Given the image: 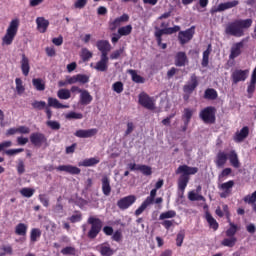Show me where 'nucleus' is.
<instances>
[{"instance_id":"obj_63","label":"nucleus","mask_w":256,"mask_h":256,"mask_svg":"<svg viewBox=\"0 0 256 256\" xmlns=\"http://www.w3.org/2000/svg\"><path fill=\"white\" fill-rule=\"evenodd\" d=\"M17 173L18 175H23V173H25V162H23V160L18 161Z\"/></svg>"},{"instance_id":"obj_19","label":"nucleus","mask_w":256,"mask_h":256,"mask_svg":"<svg viewBox=\"0 0 256 256\" xmlns=\"http://www.w3.org/2000/svg\"><path fill=\"white\" fill-rule=\"evenodd\" d=\"M109 68V57L108 56H100V61L96 63L94 69L96 71H101L102 73L107 71Z\"/></svg>"},{"instance_id":"obj_16","label":"nucleus","mask_w":256,"mask_h":256,"mask_svg":"<svg viewBox=\"0 0 256 256\" xmlns=\"http://www.w3.org/2000/svg\"><path fill=\"white\" fill-rule=\"evenodd\" d=\"M56 171L69 173L70 175H79L81 173V169L73 165H60L56 167Z\"/></svg>"},{"instance_id":"obj_34","label":"nucleus","mask_w":256,"mask_h":256,"mask_svg":"<svg viewBox=\"0 0 256 256\" xmlns=\"http://www.w3.org/2000/svg\"><path fill=\"white\" fill-rule=\"evenodd\" d=\"M205 217L211 229H213L214 231H217V229H219V223H217V220H215V218H213V216L209 212H206Z\"/></svg>"},{"instance_id":"obj_11","label":"nucleus","mask_w":256,"mask_h":256,"mask_svg":"<svg viewBox=\"0 0 256 256\" xmlns=\"http://www.w3.org/2000/svg\"><path fill=\"white\" fill-rule=\"evenodd\" d=\"M139 103L142 107H145V109H149L150 111L155 109V100L149 97L146 93H141L139 95Z\"/></svg>"},{"instance_id":"obj_4","label":"nucleus","mask_w":256,"mask_h":256,"mask_svg":"<svg viewBox=\"0 0 256 256\" xmlns=\"http://www.w3.org/2000/svg\"><path fill=\"white\" fill-rule=\"evenodd\" d=\"M88 223L91 225V229L88 232V237L89 239H95L101 233V229L103 227V221L101 219L96 218V217H89L88 218Z\"/></svg>"},{"instance_id":"obj_23","label":"nucleus","mask_w":256,"mask_h":256,"mask_svg":"<svg viewBox=\"0 0 256 256\" xmlns=\"http://www.w3.org/2000/svg\"><path fill=\"white\" fill-rule=\"evenodd\" d=\"M100 161L98 157L86 158L78 163V167H95Z\"/></svg>"},{"instance_id":"obj_8","label":"nucleus","mask_w":256,"mask_h":256,"mask_svg":"<svg viewBox=\"0 0 256 256\" xmlns=\"http://www.w3.org/2000/svg\"><path fill=\"white\" fill-rule=\"evenodd\" d=\"M30 142L34 147H41V145H47V137L41 132H34L30 135Z\"/></svg>"},{"instance_id":"obj_2","label":"nucleus","mask_w":256,"mask_h":256,"mask_svg":"<svg viewBox=\"0 0 256 256\" xmlns=\"http://www.w3.org/2000/svg\"><path fill=\"white\" fill-rule=\"evenodd\" d=\"M199 168L190 167L187 165H180L176 170V175H180L178 179V189L182 193H185V189H187V185H189V175H195L198 173Z\"/></svg>"},{"instance_id":"obj_55","label":"nucleus","mask_w":256,"mask_h":256,"mask_svg":"<svg viewBox=\"0 0 256 256\" xmlns=\"http://www.w3.org/2000/svg\"><path fill=\"white\" fill-rule=\"evenodd\" d=\"M77 83H80V85H85V83H89V76L85 74H77Z\"/></svg>"},{"instance_id":"obj_29","label":"nucleus","mask_w":256,"mask_h":256,"mask_svg":"<svg viewBox=\"0 0 256 256\" xmlns=\"http://www.w3.org/2000/svg\"><path fill=\"white\" fill-rule=\"evenodd\" d=\"M228 159H229L230 165H232L234 169H239V167H241V162H239V156L237 155V152H235V150H232L229 153Z\"/></svg>"},{"instance_id":"obj_50","label":"nucleus","mask_w":256,"mask_h":256,"mask_svg":"<svg viewBox=\"0 0 256 256\" xmlns=\"http://www.w3.org/2000/svg\"><path fill=\"white\" fill-rule=\"evenodd\" d=\"M128 73H129V75H131L132 81H134V83H143V77L138 75L137 71L130 69V70H128Z\"/></svg>"},{"instance_id":"obj_32","label":"nucleus","mask_w":256,"mask_h":256,"mask_svg":"<svg viewBox=\"0 0 256 256\" xmlns=\"http://www.w3.org/2000/svg\"><path fill=\"white\" fill-rule=\"evenodd\" d=\"M48 107H53L54 109H69V105L62 104L57 100V98H48Z\"/></svg>"},{"instance_id":"obj_35","label":"nucleus","mask_w":256,"mask_h":256,"mask_svg":"<svg viewBox=\"0 0 256 256\" xmlns=\"http://www.w3.org/2000/svg\"><path fill=\"white\" fill-rule=\"evenodd\" d=\"M27 229H28V226L25 223H19L15 227V233L16 235L25 237V235H27Z\"/></svg>"},{"instance_id":"obj_28","label":"nucleus","mask_w":256,"mask_h":256,"mask_svg":"<svg viewBox=\"0 0 256 256\" xmlns=\"http://www.w3.org/2000/svg\"><path fill=\"white\" fill-rule=\"evenodd\" d=\"M101 181L102 193L105 195V197H109V195H111V180H109V177L104 176Z\"/></svg>"},{"instance_id":"obj_52","label":"nucleus","mask_w":256,"mask_h":256,"mask_svg":"<svg viewBox=\"0 0 256 256\" xmlns=\"http://www.w3.org/2000/svg\"><path fill=\"white\" fill-rule=\"evenodd\" d=\"M25 149L23 148H16V149H9L5 151V155L8 157H15V155H19V153H23Z\"/></svg>"},{"instance_id":"obj_64","label":"nucleus","mask_w":256,"mask_h":256,"mask_svg":"<svg viewBox=\"0 0 256 256\" xmlns=\"http://www.w3.org/2000/svg\"><path fill=\"white\" fill-rule=\"evenodd\" d=\"M87 5V0H76L74 3L75 9H84Z\"/></svg>"},{"instance_id":"obj_36","label":"nucleus","mask_w":256,"mask_h":256,"mask_svg":"<svg viewBox=\"0 0 256 256\" xmlns=\"http://www.w3.org/2000/svg\"><path fill=\"white\" fill-rule=\"evenodd\" d=\"M217 97H218L217 90H215L213 88H208L204 92V99H208L210 101H215V99H217Z\"/></svg>"},{"instance_id":"obj_17","label":"nucleus","mask_w":256,"mask_h":256,"mask_svg":"<svg viewBox=\"0 0 256 256\" xmlns=\"http://www.w3.org/2000/svg\"><path fill=\"white\" fill-rule=\"evenodd\" d=\"M239 5V0L228 1L224 3H220L214 10L215 13H221L223 11H227V9H233V7H237Z\"/></svg>"},{"instance_id":"obj_18","label":"nucleus","mask_w":256,"mask_h":256,"mask_svg":"<svg viewBox=\"0 0 256 256\" xmlns=\"http://www.w3.org/2000/svg\"><path fill=\"white\" fill-rule=\"evenodd\" d=\"M249 76V70H235L232 73L233 83L237 84L241 81H245Z\"/></svg>"},{"instance_id":"obj_40","label":"nucleus","mask_w":256,"mask_h":256,"mask_svg":"<svg viewBox=\"0 0 256 256\" xmlns=\"http://www.w3.org/2000/svg\"><path fill=\"white\" fill-rule=\"evenodd\" d=\"M131 31H133V26L126 25L118 29V35L120 37H127V35H131Z\"/></svg>"},{"instance_id":"obj_27","label":"nucleus","mask_w":256,"mask_h":256,"mask_svg":"<svg viewBox=\"0 0 256 256\" xmlns=\"http://www.w3.org/2000/svg\"><path fill=\"white\" fill-rule=\"evenodd\" d=\"M97 249L102 256H112L115 253V251L111 249L109 243L100 244Z\"/></svg>"},{"instance_id":"obj_14","label":"nucleus","mask_w":256,"mask_h":256,"mask_svg":"<svg viewBox=\"0 0 256 256\" xmlns=\"http://www.w3.org/2000/svg\"><path fill=\"white\" fill-rule=\"evenodd\" d=\"M181 27L179 26H173V27H169V28H164V29H158L155 32V37L158 38L159 43L161 42V37H163V35H173V33H177V31H180Z\"/></svg>"},{"instance_id":"obj_39","label":"nucleus","mask_w":256,"mask_h":256,"mask_svg":"<svg viewBox=\"0 0 256 256\" xmlns=\"http://www.w3.org/2000/svg\"><path fill=\"white\" fill-rule=\"evenodd\" d=\"M0 256L13 255V246L11 244H2L0 246Z\"/></svg>"},{"instance_id":"obj_5","label":"nucleus","mask_w":256,"mask_h":256,"mask_svg":"<svg viewBox=\"0 0 256 256\" xmlns=\"http://www.w3.org/2000/svg\"><path fill=\"white\" fill-rule=\"evenodd\" d=\"M216 113L217 109H215V107L208 106L200 111L199 117L201 120H203L204 123L213 125V123L216 121Z\"/></svg>"},{"instance_id":"obj_51","label":"nucleus","mask_w":256,"mask_h":256,"mask_svg":"<svg viewBox=\"0 0 256 256\" xmlns=\"http://www.w3.org/2000/svg\"><path fill=\"white\" fill-rule=\"evenodd\" d=\"M93 57V52L89 51L87 48H83L81 51V59L85 61H89Z\"/></svg>"},{"instance_id":"obj_21","label":"nucleus","mask_w":256,"mask_h":256,"mask_svg":"<svg viewBox=\"0 0 256 256\" xmlns=\"http://www.w3.org/2000/svg\"><path fill=\"white\" fill-rule=\"evenodd\" d=\"M93 101V96L88 90H80L79 103L80 105H90Z\"/></svg>"},{"instance_id":"obj_20","label":"nucleus","mask_w":256,"mask_h":256,"mask_svg":"<svg viewBox=\"0 0 256 256\" xmlns=\"http://www.w3.org/2000/svg\"><path fill=\"white\" fill-rule=\"evenodd\" d=\"M255 88H256V67L254 68L250 82L247 87V93H248V98L251 99L253 97V93H255Z\"/></svg>"},{"instance_id":"obj_9","label":"nucleus","mask_w":256,"mask_h":256,"mask_svg":"<svg viewBox=\"0 0 256 256\" xmlns=\"http://www.w3.org/2000/svg\"><path fill=\"white\" fill-rule=\"evenodd\" d=\"M135 201H137V197H135V195H129L118 200L117 207H119L122 211H125L129 209V207H131Z\"/></svg>"},{"instance_id":"obj_1","label":"nucleus","mask_w":256,"mask_h":256,"mask_svg":"<svg viewBox=\"0 0 256 256\" xmlns=\"http://www.w3.org/2000/svg\"><path fill=\"white\" fill-rule=\"evenodd\" d=\"M253 25V20L251 18L245 20H235L227 24L225 28L226 35H231L232 37H243L245 32L243 29H249Z\"/></svg>"},{"instance_id":"obj_61","label":"nucleus","mask_w":256,"mask_h":256,"mask_svg":"<svg viewBox=\"0 0 256 256\" xmlns=\"http://www.w3.org/2000/svg\"><path fill=\"white\" fill-rule=\"evenodd\" d=\"M38 199H39L40 203H42V205H43L44 207H49V197H47V195H45V194H40V195L38 196Z\"/></svg>"},{"instance_id":"obj_31","label":"nucleus","mask_w":256,"mask_h":256,"mask_svg":"<svg viewBox=\"0 0 256 256\" xmlns=\"http://www.w3.org/2000/svg\"><path fill=\"white\" fill-rule=\"evenodd\" d=\"M241 49H243V42L234 44L231 48L229 59H237V57L241 55Z\"/></svg>"},{"instance_id":"obj_7","label":"nucleus","mask_w":256,"mask_h":256,"mask_svg":"<svg viewBox=\"0 0 256 256\" xmlns=\"http://www.w3.org/2000/svg\"><path fill=\"white\" fill-rule=\"evenodd\" d=\"M193 35H195V26H192L185 31H180L178 33V40L181 45H185L193 39Z\"/></svg>"},{"instance_id":"obj_30","label":"nucleus","mask_w":256,"mask_h":256,"mask_svg":"<svg viewBox=\"0 0 256 256\" xmlns=\"http://www.w3.org/2000/svg\"><path fill=\"white\" fill-rule=\"evenodd\" d=\"M176 67H185L187 65V54L185 52H178L175 57Z\"/></svg>"},{"instance_id":"obj_56","label":"nucleus","mask_w":256,"mask_h":256,"mask_svg":"<svg viewBox=\"0 0 256 256\" xmlns=\"http://www.w3.org/2000/svg\"><path fill=\"white\" fill-rule=\"evenodd\" d=\"M33 109H38L39 111L45 109L47 107V103L45 101H34L32 103Z\"/></svg>"},{"instance_id":"obj_58","label":"nucleus","mask_w":256,"mask_h":256,"mask_svg":"<svg viewBox=\"0 0 256 256\" xmlns=\"http://www.w3.org/2000/svg\"><path fill=\"white\" fill-rule=\"evenodd\" d=\"M81 219H83L81 212H76L70 218H68V220L71 221L72 223H79Z\"/></svg>"},{"instance_id":"obj_57","label":"nucleus","mask_w":256,"mask_h":256,"mask_svg":"<svg viewBox=\"0 0 256 256\" xmlns=\"http://www.w3.org/2000/svg\"><path fill=\"white\" fill-rule=\"evenodd\" d=\"M112 90L115 92V93H123V82L121 81H118V82H115L113 85H112Z\"/></svg>"},{"instance_id":"obj_62","label":"nucleus","mask_w":256,"mask_h":256,"mask_svg":"<svg viewBox=\"0 0 256 256\" xmlns=\"http://www.w3.org/2000/svg\"><path fill=\"white\" fill-rule=\"evenodd\" d=\"M62 255H75V248L68 246L61 250Z\"/></svg>"},{"instance_id":"obj_37","label":"nucleus","mask_w":256,"mask_h":256,"mask_svg":"<svg viewBox=\"0 0 256 256\" xmlns=\"http://www.w3.org/2000/svg\"><path fill=\"white\" fill-rule=\"evenodd\" d=\"M191 117H193V110L185 108L182 115L184 125H189V123H191Z\"/></svg>"},{"instance_id":"obj_10","label":"nucleus","mask_w":256,"mask_h":256,"mask_svg":"<svg viewBox=\"0 0 256 256\" xmlns=\"http://www.w3.org/2000/svg\"><path fill=\"white\" fill-rule=\"evenodd\" d=\"M235 185V182L233 180H229L228 182L222 183L218 186V189L222 191L220 193V197L222 199H227L231 195V191Z\"/></svg>"},{"instance_id":"obj_43","label":"nucleus","mask_w":256,"mask_h":256,"mask_svg":"<svg viewBox=\"0 0 256 256\" xmlns=\"http://www.w3.org/2000/svg\"><path fill=\"white\" fill-rule=\"evenodd\" d=\"M235 243H237V238L231 236L222 240L221 245H223V247H235Z\"/></svg>"},{"instance_id":"obj_22","label":"nucleus","mask_w":256,"mask_h":256,"mask_svg":"<svg viewBox=\"0 0 256 256\" xmlns=\"http://www.w3.org/2000/svg\"><path fill=\"white\" fill-rule=\"evenodd\" d=\"M37 30L39 33H45L49 28V20L45 19V17L36 18Z\"/></svg>"},{"instance_id":"obj_60","label":"nucleus","mask_w":256,"mask_h":256,"mask_svg":"<svg viewBox=\"0 0 256 256\" xmlns=\"http://www.w3.org/2000/svg\"><path fill=\"white\" fill-rule=\"evenodd\" d=\"M67 119H83V114L77 112H69L65 115Z\"/></svg>"},{"instance_id":"obj_46","label":"nucleus","mask_w":256,"mask_h":256,"mask_svg":"<svg viewBox=\"0 0 256 256\" xmlns=\"http://www.w3.org/2000/svg\"><path fill=\"white\" fill-rule=\"evenodd\" d=\"M20 194L22 197H26L27 199H30L32 195H35V189L25 187L20 190Z\"/></svg>"},{"instance_id":"obj_49","label":"nucleus","mask_w":256,"mask_h":256,"mask_svg":"<svg viewBox=\"0 0 256 256\" xmlns=\"http://www.w3.org/2000/svg\"><path fill=\"white\" fill-rule=\"evenodd\" d=\"M15 83L18 95H23V93H25V86H23V80H21V78H16Z\"/></svg>"},{"instance_id":"obj_3","label":"nucleus","mask_w":256,"mask_h":256,"mask_svg":"<svg viewBox=\"0 0 256 256\" xmlns=\"http://www.w3.org/2000/svg\"><path fill=\"white\" fill-rule=\"evenodd\" d=\"M20 21L18 18L12 19L6 29V33L2 38V45H12L19 32Z\"/></svg>"},{"instance_id":"obj_24","label":"nucleus","mask_w":256,"mask_h":256,"mask_svg":"<svg viewBox=\"0 0 256 256\" xmlns=\"http://www.w3.org/2000/svg\"><path fill=\"white\" fill-rule=\"evenodd\" d=\"M227 159H228L227 153L222 152V151L218 152V154L216 155V160H215L216 167L218 169L225 167V164L227 163Z\"/></svg>"},{"instance_id":"obj_41","label":"nucleus","mask_w":256,"mask_h":256,"mask_svg":"<svg viewBox=\"0 0 256 256\" xmlns=\"http://www.w3.org/2000/svg\"><path fill=\"white\" fill-rule=\"evenodd\" d=\"M32 85H34L37 91H45V83L40 78H34L32 80Z\"/></svg>"},{"instance_id":"obj_38","label":"nucleus","mask_w":256,"mask_h":256,"mask_svg":"<svg viewBox=\"0 0 256 256\" xmlns=\"http://www.w3.org/2000/svg\"><path fill=\"white\" fill-rule=\"evenodd\" d=\"M57 97L59 99L67 101V99H71V91L69 89L62 88L58 90Z\"/></svg>"},{"instance_id":"obj_13","label":"nucleus","mask_w":256,"mask_h":256,"mask_svg":"<svg viewBox=\"0 0 256 256\" xmlns=\"http://www.w3.org/2000/svg\"><path fill=\"white\" fill-rule=\"evenodd\" d=\"M197 87H199V80L195 74H192L190 80L184 85L183 90L184 93L191 94Z\"/></svg>"},{"instance_id":"obj_42","label":"nucleus","mask_w":256,"mask_h":256,"mask_svg":"<svg viewBox=\"0 0 256 256\" xmlns=\"http://www.w3.org/2000/svg\"><path fill=\"white\" fill-rule=\"evenodd\" d=\"M209 55H211V45H209L208 49L203 52L202 63H201L202 67H208Z\"/></svg>"},{"instance_id":"obj_59","label":"nucleus","mask_w":256,"mask_h":256,"mask_svg":"<svg viewBox=\"0 0 256 256\" xmlns=\"http://www.w3.org/2000/svg\"><path fill=\"white\" fill-rule=\"evenodd\" d=\"M233 170L231 168H225L222 172L218 175L219 181H223L224 177H229V174L232 173Z\"/></svg>"},{"instance_id":"obj_33","label":"nucleus","mask_w":256,"mask_h":256,"mask_svg":"<svg viewBox=\"0 0 256 256\" xmlns=\"http://www.w3.org/2000/svg\"><path fill=\"white\" fill-rule=\"evenodd\" d=\"M127 21H129V15L127 14H123L122 16L116 18L113 22H112V31L117 29V27L121 26V23H127Z\"/></svg>"},{"instance_id":"obj_54","label":"nucleus","mask_w":256,"mask_h":256,"mask_svg":"<svg viewBox=\"0 0 256 256\" xmlns=\"http://www.w3.org/2000/svg\"><path fill=\"white\" fill-rule=\"evenodd\" d=\"M46 125L53 131H59L61 129V124L58 121L49 120Z\"/></svg>"},{"instance_id":"obj_53","label":"nucleus","mask_w":256,"mask_h":256,"mask_svg":"<svg viewBox=\"0 0 256 256\" xmlns=\"http://www.w3.org/2000/svg\"><path fill=\"white\" fill-rule=\"evenodd\" d=\"M235 233H237V225L230 222V228L226 231V237H235Z\"/></svg>"},{"instance_id":"obj_47","label":"nucleus","mask_w":256,"mask_h":256,"mask_svg":"<svg viewBox=\"0 0 256 256\" xmlns=\"http://www.w3.org/2000/svg\"><path fill=\"white\" fill-rule=\"evenodd\" d=\"M177 212H175L174 210H170L167 212H163L160 214L159 219L160 221H163L165 219H173V217H176Z\"/></svg>"},{"instance_id":"obj_15","label":"nucleus","mask_w":256,"mask_h":256,"mask_svg":"<svg viewBox=\"0 0 256 256\" xmlns=\"http://www.w3.org/2000/svg\"><path fill=\"white\" fill-rule=\"evenodd\" d=\"M97 49L101 52L102 57H107L109 51H111V43L108 40H98L96 43Z\"/></svg>"},{"instance_id":"obj_45","label":"nucleus","mask_w":256,"mask_h":256,"mask_svg":"<svg viewBox=\"0 0 256 256\" xmlns=\"http://www.w3.org/2000/svg\"><path fill=\"white\" fill-rule=\"evenodd\" d=\"M138 171H140L142 175H146V177H149V175L153 174V170L151 166H147V165L140 164V166L138 167Z\"/></svg>"},{"instance_id":"obj_48","label":"nucleus","mask_w":256,"mask_h":256,"mask_svg":"<svg viewBox=\"0 0 256 256\" xmlns=\"http://www.w3.org/2000/svg\"><path fill=\"white\" fill-rule=\"evenodd\" d=\"M188 199L190 201H205V197H203L202 195H199L195 191H191L188 193Z\"/></svg>"},{"instance_id":"obj_12","label":"nucleus","mask_w":256,"mask_h":256,"mask_svg":"<svg viewBox=\"0 0 256 256\" xmlns=\"http://www.w3.org/2000/svg\"><path fill=\"white\" fill-rule=\"evenodd\" d=\"M99 133V130L97 128L92 129H79L77 130L74 135L75 137H78L79 139H89L91 137H95Z\"/></svg>"},{"instance_id":"obj_6","label":"nucleus","mask_w":256,"mask_h":256,"mask_svg":"<svg viewBox=\"0 0 256 256\" xmlns=\"http://www.w3.org/2000/svg\"><path fill=\"white\" fill-rule=\"evenodd\" d=\"M155 197H157V189L154 188L150 191V195L142 202L138 209L135 211L136 217H139L149 207V205H153L155 202Z\"/></svg>"},{"instance_id":"obj_26","label":"nucleus","mask_w":256,"mask_h":256,"mask_svg":"<svg viewBox=\"0 0 256 256\" xmlns=\"http://www.w3.org/2000/svg\"><path fill=\"white\" fill-rule=\"evenodd\" d=\"M249 136V127L245 126L240 131L235 133L234 141L236 143H241L244 139H247Z\"/></svg>"},{"instance_id":"obj_44","label":"nucleus","mask_w":256,"mask_h":256,"mask_svg":"<svg viewBox=\"0 0 256 256\" xmlns=\"http://www.w3.org/2000/svg\"><path fill=\"white\" fill-rule=\"evenodd\" d=\"M41 237V230L39 228H33L30 232V240L32 243H36L37 239Z\"/></svg>"},{"instance_id":"obj_25","label":"nucleus","mask_w":256,"mask_h":256,"mask_svg":"<svg viewBox=\"0 0 256 256\" xmlns=\"http://www.w3.org/2000/svg\"><path fill=\"white\" fill-rule=\"evenodd\" d=\"M20 65L22 74L24 75V77H27L29 75V71H31V65L29 64V58H27L25 54L22 55Z\"/></svg>"}]
</instances>
